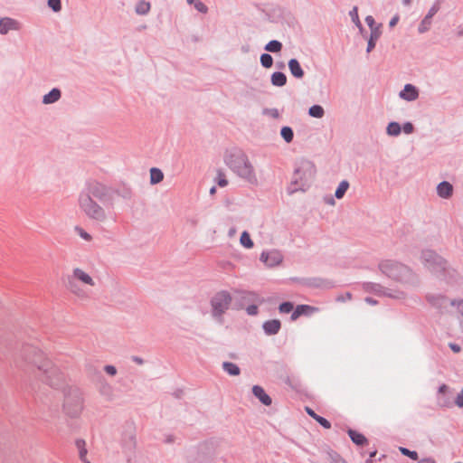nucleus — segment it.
Listing matches in <instances>:
<instances>
[{
  "label": "nucleus",
  "instance_id": "f257e3e1",
  "mask_svg": "<svg viewBox=\"0 0 463 463\" xmlns=\"http://www.w3.org/2000/svg\"><path fill=\"white\" fill-rule=\"evenodd\" d=\"M24 362L35 366L43 374V381L52 387L58 386L62 375L61 371L40 350L35 348H24L22 354Z\"/></svg>",
  "mask_w": 463,
  "mask_h": 463
},
{
  "label": "nucleus",
  "instance_id": "f03ea898",
  "mask_svg": "<svg viewBox=\"0 0 463 463\" xmlns=\"http://www.w3.org/2000/svg\"><path fill=\"white\" fill-rule=\"evenodd\" d=\"M229 166L241 177L250 184L257 183V176L248 156L241 151L230 153L226 158Z\"/></svg>",
  "mask_w": 463,
  "mask_h": 463
},
{
  "label": "nucleus",
  "instance_id": "7ed1b4c3",
  "mask_svg": "<svg viewBox=\"0 0 463 463\" xmlns=\"http://www.w3.org/2000/svg\"><path fill=\"white\" fill-rule=\"evenodd\" d=\"M81 282L85 286L94 287L95 281L91 276L80 268H75L68 280V289L71 293L80 298H89L88 291L79 285Z\"/></svg>",
  "mask_w": 463,
  "mask_h": 463
},
{
  "label": "nucleus",
  "instance_id": "20e7f679",
  "mask_svg": "<svg viewBox=\"0 0 463 463\" xmlns=\"http://www.w3.org/2000/svg\"><path fill=\"white\" fill-rule=\"evenodd\" d=\"M380 269L389 278L401 282H409L412 276L408 268L392 260L382 261Z\"/></svg>",
  "mask_w": 463,
  "mask_h": 463
},
{
  "label": "nucleus",
  "instance_id": "39448f33",
  "mask_svg": "<svg viewBox=\"0 0 463 463\" xmlns=\"http://www.w3.org/2000/svg\"><path fill=\"white\" fill-rule=\"evenodd\" d=\"M80 210L90 218L103 221L106 218L105 211L92 200L89 194H81L79 197Z\"/></svg>",
  "mask_w": 463,
  "mask_h": 463
},
{
  "label": "nucleus",
  "instance_id": "423d86ee",
  "mask_svg": "<svg viewBox=\"0 0 463 463\" xmlns=\"http://www.w3.org/2000/svg\"><path fill=\"white\" fill-rule=\"evenodd\" d=\"M422 260L426 268L435 274H440L446 269V260L430 250L422 251Z\"/></svg>",
  "mask_w": 463,
  "mask_h": 463
},
{
  "label": "nucleus",
  "instance_id": "0eeeda50",
  "mask_svg": "<svg viewBox=\"0 0 463 463\" xmlns=\"http://www.w3.org/2000/svg\"><path fill=\"white\" fill-rule=\"evenodd\" d=\"M232 297L229 293L222 291L217 293L212 299L213 314L214 317H221L229 308Z\"/></svg>",
  "mask_w": 463,
  "mask_h": 463
},
{
  "label": "nucleus",
  "instance_id": "6e6552de",
  "mask_svg": "<svg viewBox=\"0 0 463 463\" xmlns=\"http://www.w3.org/2000/svg\"><path fill=\"white\" fill-rule=\"evenodd\" d=\"M260 261H262L268 268H274L280 265L283 261V255L278 250H270L263 251L260 257Z\"/></svg>",
  "mask_w": 463,
  "mask_h": 463
},
{
  "label": "nucleus",
  "instance_id": "1a4fd4ad",
  "mask_svg": "<svg viewBox=\"0 0 463 463\" xmlns=\"http://www.w3.org/2000/svg\"><path fill=\"white\" fill-rule=\"evenodd\" d=\"M319 308L309 305H298L291 314V320L296 321L301 316H311L317 313Z\"/></svg>",
  "mask_w": 463,
  "mask_h": 463
},
{
  "label": "nucleus",
  "instance_id": "9d476101",
  "mask_svg": "<svg viewBox=\"0 0 463 463\" xmlns=\"http://www.w3.org/2000/svg\"><path fill=\"white\" fill-rule=\"evenodd\" d=\"M85 194H89L91 197L94 196L99 199H102L107 194V188L100 183L90 182L88 184V190Z\"/></svg>",
  "mask_w": 463,
  "mask_h": 463
},
{
  "label": "nucleus",
  "instance_id": "9b49d317",
  "mask_svg": "<svg viewBox=\"0 0 463 463\" xmlns=\"http://www.w3.org/2000/svg\"><path fill=\"white\" fill-rule=\"evenodd\" d=\"M20 24L16 20L5 17L0 20V33L5 34L9 31L20 29Z\"/></svg>",
  "mask_w": 463,
  "mask_h": 463
},
{
  "label": "nucleus",
  "instance_id": "f8f14e48",
  "mask_svg": "<svg viewBox=\"0 0 463 463\" xmlns=\"http://www.w3.org/2000/svg\"><path fill=\"white\" fill-rule=\"evenodd\" d=\"M418 96V90L411 84H406L404 89L400 92V97L408 101L415 100Z\"/></svg>",
  "mask_w": 463,
  "mask_h": 463
},
{
  "label": "nucleus",
  "instance_id": "ddd939ff",
  "mask_svg": "<svg viewBox=\"0 0 463 463\" xmlns=\"http://www.w3.org/2000/svg\"><path fill=\"white\" fill-rule=\"evenodd\" d=\"M428 300L431 303L432 306L437 308H446L449 304L453 305V302H449L444 297L440 295H431L428 297Z\"/></svg>",
  "mask_w": 463,
  "mask_h": 463
},
{
  "label": "nucleus",
  "instance_id": "4468645a",
  "mask_svg": "<svg viewBox=\"0 0 463 463\" xmlns=\"http://www.w3.org/2000/svg\"><path fill=\"white\" fill-rule=\"evenodd\" d=\"M253 394L266 406L271 404V398L265 392L264 389L259 385H255L252 388Z\"/></svg>",
  "mask_w": 463,
  "mask_h": 463
},
{
  "label": "nucleus",
  "instance_id": "2eb2a0df",
  "mask_svg": "<svg viewBox=\"0 0 463 463\" xmlns=\"http://www.w3.org/2000/svg\"><path fill=\"white\" fill-rule=\"evenodd\" d=\"M280 321L278 319L269 320L264 323L263 329L268 335H275L280 329Z\"/></svg>",
  "mask_w": 463,
  "mask_h": 463
},
{
  "label": "nucleus",
  "instance_id": "dca6fc26",
  "mask_svg": "<svg viewBox=\"0 0 463 463\" xmlns=\"http://www.w3.org/2000/svg\"><path fill=\"white\" fill-rule=\"evenodd\" d=\"M288 68H289L291 74L294 77L300 79L304 76V71H303L299 62L298 61V60L291 59L288 61Z\"/></svg>",
  "mask_w": 463,
  "mask_h": 463
},
{
  "label": "nucleus",
  "instance_id": "f3484780",
  "mask_svg": "<svg viewBox=\"0 0 463 463\" xmlns=\"http://www.w3.org/2000/svg\"><path fill=\"white\" fill-rule=\"evenodd\" d=\"M438 194L442 198H449L452 194L453 187L448 182L440 183L437 187Z\"/></svg>",
  "mask_w": 463,
  "mask_h": 463
},
{
  "label": "nucleus",
  "instance_id": "a211bd4d",
  "mask_svg": "<svg viewBox=\"0 0 463 463\" xmlns=\"http://www.w3.org/2000/svg\"><path fill=\"white\" fill-rule=\"evenodd\" d=\"M61 98V91L58 89H52L48 94L43 96V102L51 104L57 101Z\"/></svg>",
  "mask_w": 463,
  "mask_h": 463
},
{
  "label": "nucleus",
  "instance_id": "6ab92c4d",
  "mask_svg": "<svg viewBox=\"0 0 463 463\" xmlns=\"http://www.w3.org/2000/svg\"><path fill=\"white\" fill-rule=\"evenodd\" d=\"M164 179V174L159 168L153 167L150 169V183L152 184H158Z\"/></svg>",
  "mask_w": 463,
  "mask_h": 463
},
{
  "label": "nucleus",
  "instance_id": "aec40b11",
  "mask_svg": "<svg viewBox=\"0 0 463 463\" xmlns=\"http://www.w3.org/2000/svg\"><path fill=\"white\" fill-rule=\"evenodd\" d=\"M271 82L275 86L282 87L287 82V77L283 72H274L271 76Z\"/></svg>",
  "mask_w": 463,
  "mask_h": 463
},
{
  "label": "nucleus",
  "instance_id": "412c9836",
  "mask_svg": "<svg viewBox=\"0 0 463 463\" xmlns=\"http://www.w3.org/2000/svg\"><path fill=\"white\" fill-rule=\"evenodd\" d=\"M348 434H349V437L351 438L352 441L357 445H364L367 442L366 438L363 434H361L355 430H350L348 431Z\"/></svg>",
  "mask_w": 463,
  "mask_h": 463
},
{
  "label": "nucleus",
  "instance_id": "4be33fe9",
  "mask_svg": "<svg viewBox=\"0 0 463 463\" xmlns=\"http://www.w3.org/2000/svg\"><path fill=\"white\" fill-rule=\"evenodd\" d=\"M222 366L224 371L231 375L235 376L240 374V368L233 363L225 362L223 363Z\"/></svg>",
  "mask_w": 463,
  "mask_h": 463
},
{
  "label": "nucleus",
  "instance_id": "5701e85b",
  "mask_svg": "<svg viewBox=\"0 0 463 463\" xmlns=\"http://www.w3.org/2000/svg\"><path fill=\"white\" fill-rule=\"evenodd\" d=\"M349 187V183L345 180L342 181L337 189L335 190V195L337 199H341L343 198V196L345 195V192L347 191Z\"/></svg>",
  "mask_w": 463,
  "mask_h": 463
},
{
  "label": "nucleus",
  "instance_id": "b1692460",
  "mask_svg": "<svg viewBox=\"0 0 463 463\" xmlns=\"http://www.w3.org/2000/svg\"><path fill=\"white\" fill-rule=\"evenodd\" d=\"M309 115L314 118H321L324 116V109L319 105H314L309 109Z\"/></svg>",
  "mask_w": 463,
  "mask_h": 463
},
{
  "label": "nucleus",
  "instance_id": "393cba45",
  "mask_svg": "<svg viewBox=\"0 0 463 463\" xmlns=\"http://www.w3.org/2000/svg\"><path fill=\"white\" fill-rule=\"evenodd\" d=\"M280 134L287 143L291 142L294 137L293 130L289 127H283L281 128Z\"/></svg>",
  "mask_w": 463,
  "mask_h": 463
},
{
  "label": "nucleus",
  "instance_id": "a878e982",
  "mask_svg": "<svg viewBox=\"0 0 463 463\" xmlns=\"http://www.w3.org/2000/svg\"><path fill=\"white\" fill-rule=\"evenodd\" d=\"M240 241L245 248L250 249L253 247V241L247 232H243L241 235Z\"/></svg>",
  "mask_w": 463,
  "mask_h": 463
},
{
  "label": "nucleus",
  "instance_id": "bb28decb",
  "mask_svg": "<svg viewBox=\"0 0 463 463\" xmlns=\"http://www.w3.org/2000/svg\"><path fill=\"white\" fill-rule=\"evenodd\" d=\"M282 44L279 41H270L265 47L268 52H278L281 50Z\"/></svg>",
  "mask_w": 463,
  "mask_h": 463
},
{
  "label": "nucleus",
  "instance_id": "cd10ccee",
  "mask_svg": "<svg viewBox=\"0 0 463 463\" xmlns=\"http://www.w3.org/2000/svg\"><path fill=\"white\" fill-rule=\"evenodd\" d=\"M387 133L390 136H398L401 133V127L397 122H391L387 127Z\"/></svg>",
  "mask_w": 463,
  "mask_h": 463
},
{
  "label": "nucleus",
  "instance_id": "c85d7f7f",
  "mask_svg": "<svg viewBox=\"0 0 463 463\" xmlns=\"http://www.w3.org/2000/svg\"><path fill=\"white\" fill-rule=\"evenodd\" d=\"M150 10V4L145 1H141L137 4L136 11L137 14H146Z\"/></svg>",
  "mask_w": 463,
  "mask_h": 463
},
{
  "label": "nucleus",
  "instance_id": "c756f323",
  "mask_svg": "<svg viewBox=\"0 0 463 463\" xmlns=\"http://www.w3.org/2000/svg\"><path fill=\"white\" fill-rule=\"evenodd\" d=\"M260 62L263 67L265 68H270L273 64V59L269 54L263 53L260 56Z\"/></svg>",
  "mask_w": 463,
  "mask_h": 463
},
{
  "label": "nucleus",
  "instance_id": "7c9ffc66",
  "mask_svg": "<svg viewBox=\"0 0 463 463\" xmlns=\"http://www.w3.org/2000/svg\"><path fill=\"white\" fill-rule=\"evenodd\" d=\"M279 310L280 313L288 314L294 311V306L291 302H284L279 305Z\"/></svg>",
  "mask_w": 463,
  "mask_h": 463
},
{
  "label": "nucleus",
  "instance_id": "2f4dec72",
  "mask_svg": "<svg viewBox=\"0 0 463 463\" xmlns=\"http://www.w3.org/2000/svg\"><path fill=\"white\" fill-rule=\"evenodd\" d=\"M77 446L80 449V458L82 461L86 462V463H90L87 458H86V455H87V449H85V443L84 441H77Z\"/></svg>",
  "mask_w": 463,
  "mask_h": 463
},
{
  "label": "nucleus",
  "instance_id": "473e14b6",
  "mask_svg": "<svg viewBox=\"0 0 463 463\" xmlns=\"http://www.w3.org/2000/svg\"><path fill=\"white\" fill-rule=\"evenodd\" d=\"M430 24H431V20H430L429 18L424 17L423 20L421 21V23L419 25V29H418L419 32L420 33L427 32L430 29Z\"/></svg>",
  "mask_w": 463,
  "mask_h": 463
},
{
  "label": "nucleus",
  "instance_id": "72a5a7b5",
  "mask_svg": "<svg viewBox=\"0 0 463 463\" xmlns=\"http://www.w3.org/2000/svg\"><path fill=\"white\" fill-rule=\"evenodd\" d=\"M187 2L189 4H191V5L194 4L195 9L198 10L199 12H201V13H206L207 12L206 5L203 3H202L201 1H199V0H187Z\"/></svg>",
  "mask_w": 463,
  "mask_h": 463
},
{
  "label": "nucleus",
  "instance_id": "f704fd0d",
  "mask_svg": "<svg viewBox=\"0 0 463 463\" xmlns=\"http://www.w3.org/2000/svg\"><path fill=\"white\" fill-rule=\"evenodd\" d=\"M400 451L402 452V455L407 456L413 460H417L419 458L418 453L416 451L410 450L406 448H400Z\"/></svg>",
  "mask_w": 463,
  "mask_h": 463
},
{
  "label": "nucleus",
  "instance_id": "c9c22d12",
  "mask_svg": "<svg viewBox=\"0 0 463 463\" xmlns=\"http://www.w3.org/2000/svg\"><path fill=\"white\" fill-rule=\"evenodd\" d=\"M48 5L54 12H59L61 9V0H48Z\"/></svg>",
  "mask_w": 463,
  "mask_h": 463
},
{
  "label": "nucleus",
  "instance_id": "e433bc0d",
  "mask_svg": "<svg viewBox=\"0 0 463 463\" xmlns=\"http://www.w3.org/2000/svg\"><path fill=\"white\" fill-rule=\"evenodd\" d=\"M351 18H352V21L356 24V25H360L361 22H360V19H359V16H358V8L356 6H354L349 13Z\"/></svg>",
  "mask_w": 463,
  "mask_h": 463
},
{
  "label": "nucleus",
  "instance_id": "4c0bfd02",
  "mask_svg": "<svg viewBox=\"0 0 463 463\" xmlns=\"http://www.w3.org/2000/svg\"><path fill=\"white\" fill-rule=\"evenodd\" d=\"M378 38V34L376 33H373L372 35H371V38L368 42V46H367V52H371L374 46H375V41L377 40Z\"/></svg>",
  "mask_w": 463,
  "mask_h": 463
},
{
  "label": "nucleus",
  "instance_id": "58836bf2",
  "mask_svg": "<svg viewBox=\"0 0 463 463\" xmlns=\"http://www.w3.org/2000/svg\"><path fill=\"white\" fill-rule=\"evenodd\" d=\"M217 183L221 187H224L228 184V180L226 179V176L223 173H218Z\"/></svg>",
  "mask_w": 463,
  "mask_h": 463
},
{
  "label": "nucleus",
  "instance_id": "ea45409f",
  "mask_svg": "<svg viewBox=\"0 0 463 463\" xmlns=\"http://www.w3.org/2000/svg\"><path fill=\"white\" fill-rule=\"evenodd\" d=\"M317 421L321 425L323 426L325 429H330L331 428V423L325 418L321 417V416H318V418L317 419Z\"/></svg>",
  "mask_w": 463,
  "mask_h": 463
},
{
  "label": "nucleus",
  "instance_id": "a19ab883",
  "mask_svg": "<svg viewBox=\"0 0 463 463\" xmlns=\"http://www.w3.org/2000/svg\"><path fill=\"white\" fill-rule=\"evenodd\" d=\"M455 404L459 407V408H462L463 407V389L460 391V392L457 395L456 399H455Z\"/></svg>",
  "mask_w": 463,
  "mask_h": 463
},
{
  "label": "nucleus",
  "instance_id": "79ce46f5",
  "mask_svg": "<svg viewBox=\"0 0 463 463\" xmlns=\"http://www.w3.org/2000/svg\"><path fill=\"white\" fill-rule=\"evenodd\" d=\"M439 11V6L438 5H433L428 14L425 16L426 18H429L430 20L432 19V17L436 14V13Z\"/></svg>",
  "mask_w": 463,
  "mask_h": 463
},
{
  "label": "nucleus",
  "instance_id": "37998d69",
  "mask_svg": "<svg viewBox=\"0 0 463 463\" xmlns=\"http://www.w3.org/2000/svg\"><path fill=\"white\" fill-rule=\"evenodd\" d=\"M104 370H105V372H106L108 374H109V375H111V376H114V375L117 373V369H116V367H115V366H113V365H106V366L104 367Z\"/></svg>",
  "mask_w": 463,
  "mask_h": 463
},
{
  "label": "nucleus",
  "instance_id": "c03bdc74",
  "mask_svg": "<svg viewBox=\"0 0 463 463\" xmlns=\"http://www.w3.org/2000/svg\"><path fill=\"white\" fill-rule=\"evenodd\" d=\"M247 313L250 316H254L258 313V307L255 305L249 306L247 307Z\"/></svg>",
  "mask_w": 463,
  "mask_h": 463
},
{
  "label": "nucleus",
  "instance_id": "a18cd8bd",
  "mask_svg": "<svg viewBox=\"0 0 463 463\" xmlns=\"http://www.w3.org/2000/svg\"><path fill=\"white\" fill-rule=\"evenodd\" d=\"M306 411L307 413L312 417L315 420H317V419L318 418L319 415H317L312 409H310L309 407H306Z\"/></svg>",
  "mask_w": 463,
  "mask_h": 463
},
{
  "label": "nucleus",
  "instance_id": "49530a36",
  "mask_svg": "<svg viewBox=\"0 0 463 463\" xmlns=\"http://www.w3.org/2000/svg\"><path fill=\"white\" fill-rule=\"evenodd\" d=\"M403 131L407 134H410L413 131V126L411 123H406L403 126Z\"/></svg>",
  "mask_w": 463,
  "mask_h": 463
},
{
  "label": "nucleus",
  "instance_id": "de8ad7c7",
  "mask_svg": "<svg viewBox=\"0 0 463 463\" xmlns=\"http://www.w3.org/2000/svg\"><path fill=\"white\" fill-rule=\"evenodd\" d=\"M303 170L308 172L310 176H312L315 173L314 166L310 164H307Z\"/></svg>",
  "mask_w": 463,
  "mask_h": 463
},
{
  "label": "nucleus",
  "instance_id": "09e8293b",
  "mask_svg": "<svg viewBox=\"0 0 463 463\" xmlns=\"http://www.w3.org/2000/svg\"><path fill=\"white\" fill-rule=\"evenodd\" d=\"M399 19H400V17H399V15H398V14L394 15V16L391 19V21H390V23H389L390 27H393V26H395V25L397 24V23L399 22Z\"/></svg>",
  "mask_w": 463,
  "mask_h": 463
},
{
  "label": "nucleus",
  "instance_id": "8fccbe9b",
  "mask_svg": "<svg viewBox=\"0 0 463 463\" xmlns=\"http://www.w3.org/2000/svg\"><path fill=\"white\" fill-rule=\"evenodd\" d=\"M449 347L454 353H459L461 350L460 346L456 344H449Z\"/></svg>",
  "mask_w": 463,
  "mask_h": 463
},
{
  "label": "nucleus",
  "instance_id": "3c124183",
  "mask_svg": "<svg viewBox=\"0 0 463 463\" xmlns=\"http://www.w3.org/2000/svg\"><path fill=\"white\" fill-rule=\"evenodd\" d=\"M365 22L366 24L370 26V27H373V24H374V19L373 18V16H367L365 18Z\"/></svg>",
  "mask_w": 463,
  "mask_h": 463
},
{
  "label": "nucleus",
  "instance_id": "603ef678",
  "mask_svg": "<svg viewBox=\"0 0 463 463\" xmlns=\"http://www.w3.org/2000/svg\"><path fill=\"white\" fill-rule=\"evenodd\" d=\"M448 390H449L448 385L442 384L439 388V392L444 394V393H446L448 392Z\"/></svg>",
  "mask_w": 463,
  "mask_h": 463
},
{
  "label": "nucleus",
  "instance_id": "864d4df0",
  "mask_svg": "<svg viewBox=\"0 0 463 463\" xmlns=\"http://www.w3.org/2000/svg\"><path fill=\"white\" fill-rule=\"evenodd\" d=\"M333 463H346V461L342 458L336 456L335 458H333Z\"/></svg>",
  "mask_w": 463,
  "mask_h": 463
},
{
  "label": "nucleus",
  "instance_id": "5fc2aeb1",
  "mask_svg": "<svg viewBox=\"0 0 463 463\" xmlns=\"http://www.w3.org/2000/svg\"><path fill=\"white\" fill-rule=\"evenodd\" d=\"M80 235L83 239H85V240H87V241L90 240V238H91V237H90V235L89 233H87L86 232H84V231H81V232H80Z\"/></svg>",
  "mask_w": 463,
  "mask_h": 463
},
{
  "label": "nucleus",
  "instance_id": "6e6d98bb",
  "mask_svg": "<svg viewBox=\"0 0 463 463\" xmlns=\"http://www.w3.org/2000/svg\"><path fill=\"white\" fill-rule=\"evenodd\" d=\"M210 193H211V194H214V193H215V187H213V188L210 190Z\"/></svg>",
  "mask_w": 463,
  "mask_h": 463
}]
</instances>
